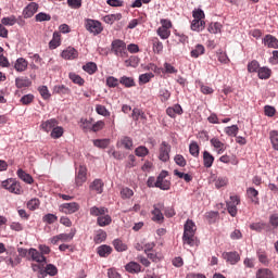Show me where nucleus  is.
Returning <instances> with one entry per match:
<instances>
[{
	"mask_svg": "<svg viewBox=\"0 0 278 278\" xmlns=\"http://www.w3.org/2000/svg\"><path fill=\"white\" fill-rule=\"evenodd\" d=\"M197 225L192 219H188L185 224L182 242L184 244H188V247H195L197 243Z\"/></svg>",
	"mask_w": 278,
	"mask_h": 278,
	"instance_id": "1",
	"label": "nucleus"
},
{
	"mask_svg": "<svg viewBox=\"0 0 278 278\" xmlns=\"http://www.w3.org/2000/svg\"><path fill=\"white\" fill-rule=\"evenodd\" d=\"M111 51L117 58H127V43L121 39H115L111 43Z\"/></svg>",
	"mask_w": 278,
	"mask_h": 278,
	"instance_id": "2",
	"label": "nucleus"
},
{
	"mask_svg": "<svg viewBox=\"0 0 278 278\" xmlns=\"http://www.w3.org/2000/svg\"><path fill=\"white\" fill-rule=\"evenodd\" d=\"M2 188L4 190H8L12 194H21L23 192V187L21 186V182H18L14 178H9L1 184Z\"/></svg>",
	"mask_w": 278,
	"mask_h": 278,
	"instance_id": "3",
	"label": "nucleus"
},
{
	"mask_svg": "<svg viewBox=\"0 0 278 278\" xmlns=\"http://www.w3.org/2000/svg\"><path fill=\"white\" fill-rule=\"evenodd\" d=\"M85 27L87 31H89L90 34H93V36H99V34L103 31V25L101 24V22L97 20H90V18L86 20Z\"/></svg>",
	"mask_w": 278,
	"mask_h": 278,
	"instance_id": "4",
	"label": "nucleus"
},
{
	"mask_svg": "<svg viewBox=\"0 0 278 278\" xmlns=\"http://www.w3.org/2000/svg\"><path fill=\"white\" fill-rule=\"evenodd\" d=\"M227 211L232 218L238 216V205H240V197L238 195H230V200L226 202Z\"/></svg>",
	"mask_w": 278,
	"mask_h": 278,
	"instance_id": "5",
	"label": "nucleus"
},
{
	"mask_svg": "<svg viewBox=\"0 0 278 278\" xmlns=\"http://www.w3.org/2000/svg\"><path fill=\"white\" fill-rule=\"evenodd\" d=\"M159 160H161V162H168V160H170V144L166 141H163L160 146Z\"/></svg>",
	"mask_w": 278,
	"mask_h": 278,
	"instance_id": "6",
	"label": "nucleus"
},
{
	"mask_svg": "<svg viewBox=\"0 0 278 278\" xmlns=\"http://www.w3.org/2000/svg\"><path fill=\"white\" fill-rule=\"evenodd\" d=\"M162 210H164V203H156L153 205L152 220L154 223H164V214H162Z\"/></svg>",
	"mask_w": 278,
	"mask_h": 278,
	"instance_id": "7",
	"label": "nucleus"
},
{
	"mask_svg": "<svg viewBox=\"0 0 278 278\" xmlns=\"http://www.w3.org/2000/svg\"><path fill=\"white\" fill-rule=\"evenodd\" d=\"M59 211L62 212V214H75V212H79V203H63L59 206Z\"/></svg>",
	"mask_w": 278,
	"mask_h": 278,
	"instance_id": "8",
	"label": "nucleus"
},
{
	"mask_svg": "<svg viewBox=\"0 0 278 278\" xmlns=\"http://www.w3.org/2000/svg\"><path fill=\"white\" fill-rule=\"evenodd\" d=\"M7 255H9L5 258V263L8 264V266H12V268H14L15 266H18V264H21V256L16 253L15 250L8 251Z\"/></svg>",
	"mask_w": 278,
	"mask_h": 278,
	"instance_id": "9",
	"label": "nucleus"
},
{
	"mask_svg": "<svg viewBox=\"0 0 278 278\" xmlns=\"http://www.w3.org/2000/svg\"><path fill=\"white\" fill-rule=\"evenodd\" d=\"M87 169L85 166H79L78 170L76 172V177H75V184L76 186H84L87 180Z\"/></svg>",
	"mask_w": 278,
	"mask_h": 278,
	"instance_id": "10",
	"label": "nucleus"
},
{
	"mask_svg": "<svg viewBox=\"0 0 278 278\" xmlns=\"http://www.w3.org/2000/svg\"><path fill=\"white\" fill-rule=\"evenodd\" d=\"M61 58H63V60H77L79 52L73 47H67L62 51Z\"/></svg>",
	"mask_w": 278,
	"mask_h": 278,
	"instance_id": "11",
	"label": "nucleus"
},
{
	"mask_svg": "<svg viewBox=\"0 0 278 278\" xmlns=\"http://www.w3.org/2000/svg\"><path fill=\"white\" fill-rule=\"evenodd\" d=\"M28 254L30 255L33 262H37L38 264H45L47 263V257L42 255L41 252L38 250L30 248L28 251Z\"/></svg>",
	"mask_w": 278,
	"mask_h": 278,
	"instance_id": "12",
	"label": "nucleus"
},
{
	"mask_svg": "<svg viewBox=\"0 0 278 278\" xmlns=\"http://www.w3.org/2000/svg\"><path fill=\"white\" fill-rule=\"evenodd\" d=\"M150 42L152 45L153 53H156V55H162V52L164 51V43L160 40V38L152 37Z\"/></svg>",
	"mask_w": 278,
	"mask_h": 278,
	"instance_id": "13",
	"label": "nucleus"
},
{
	"mask_svg": "<svg viewBox=\"0 0 278 278\" xmlns=\"http://www.w3.org/2000/svg\"><path fill=\"white\" fill-rule=\"evenodd\" d=\"M125 270L130 273V275H138V273H142V265L138 262H129L125 265Z\"/></svg>",
	"mask_w": 278,
	"mask_h": 278,
	"instance_id": "14",
	"label": "nucleus"
},
{
	"mask_svg": "<svg viewBox=\"0 0 278 278\" xmlns=\"http://www.w3.org/2000/svg\"><path fill=\"white\" fill-rule=\"evenodd\" d=\"M38 12V3L30 2L24 10H23V16L24 18H31L34 14Z\"/></svg>",
	"mask_w": 278,
	"mask_h": 278,
	"instance_id": "15",
	"label": "nucleus"
},
{
	"mask_svg": "<svg viewBox=\"0 0 278 278\" xmlns=\"http://www.w3.org/2000/svg\"><path fill=\"white\" fill-rule=\"evenodd\" d=\"M54 127H58V119L55 118L47 119L45 122H41L40 124V129H42V131H46L47 134H49V131H52Z\"/></svg>",
	"mask_w": 278,
	"mask_h": 278,
	"instance_id": "16",
	"label": "nucleus"
},
{
	"mask_svg": "<svg viewBox=\"0 0 278 278\" xmlns=\"http://www.w3.org/2000/svg\"><path fill=\"white\" fill-rule=\"evenodd\" d=\"M211 144L214 147L215 151L218 155H222V153H225L227 151V146L220 141V139L214 137L211 139Z\"/></svg>",
	"mask_w": 278,
	"mask_h": 278,
	"instance_id": "17",
	"label": "nucleus"
},
{
	"mask_svg": "<svg viewBox=\"0 0 278 278\" xmlns=\"http://www.w3.org/2000/svg\"><path fill=\"white\" fill-rule=\"evenodd\" d=\"M224 260L229 262V264L236 265L240 262V254L238 252H224L223 253Z\"/></svg>",
	"mask_w": 278,
	"mask_h": 278,
	"instance_id": "18",
	"label": "nucleus"
},
{
	"mask_svg": "<svg viewBox=\"0 0 278 278\" xmlns=\"http://www.w3.org/2000/svg\"><path fill=\"white\" fill-rule=\"evenodd\" d=\"M263 42L268 49H278V39L273 35H266Z\"/></svg>",
	"mask_w": 278,
	"mask_h": 278,
	"instance_id": "19",
	"label": "nucleus"
},
{
	"mask_svg": "<svg viewBox=\"0 0 278 278\" xmlns=\"http://www.w3.org/2000/svg\"><path fill=\"white\" fill-rule=\"evenodd\" d=\"M27 66H29V62L23 58H18L14 64V68L17 73H25V71H27Z\"/></svg>",
	"mask_w": 278,
	"mask_h": 278,
	"instance_id": "20",
	"label": "nucleus"
},
{
	"mask_svg": "<svg viewBox=\"0 0 278 278\" xmlns=\"http://www.w3.org/2000/svg\"><path fill=\"white\" fill-rule=\"evenodd\" d=\"M247 195L249 199H251L252 203H255V205L260 204V191H257L255 188L250 187L247 189Z\"/></svg>",
	"mask_w": 278,
	"mask_h": 278,
	"instance_id": "21",
	"label": "nucleus"
},
{
	"mask_svg": "<svg viewBox=\"0 0 278 278\" xmlns=\"http://www.w3.org/2000/svg\"><path fill=\"white\" fill-rule=\"evenodd\" d=\"M121 18H123V14L115 13L103 16L102 21L108 25H114V23H116V21H121Z\"/></svg>",
	"mask_w": 278,
	"mask_h": 278,
	"instance_id": "22",
	"label": "nucleus"
},
{
	"mask_svg": "<svg viewBox=\"0 0 278 278\" xmlns=\"http://www.w3.org/2000/svg\"><path fill=\"white\" fill-rule=\"evenodd\" d=\"M131 116L132 121L136 123H138V121H143V123H147V114H144L143 111L138 108L132 110Z\"/></svg>",
	"mask_w": 278,
	"mask_h": 278,
	"instance_id": "23",
	"label": "nucleus"
},
{
	"mask_svg": "<svg viewBox=\"0 0 278 278\" xmlns=\"http://www.w3.org/2000/svg\"><path fill=\"white\" fill-rule=\"evenodd\" d=\"M90 190L97 192V194H101L103 192V180L94 179L89 186Z\"/></svg>",
	"mask_w": 278,
	"mask_h": 278,
	"instance_id": "24",
	"label": "nucleus"
},
{
	"mask_svg": "<svg viewBox=\"0 0 278 278\" xmlns=\"http://www.w3.org/2000/svg\"><path fill=\"white\" fill-rule=\"evenodd\" d=\"M97 253L100 257H109V255H112V247L108 244L100 245Z\"/></svg>",
	"mask_w": 278,
	"mask_h": 278,
	"instance_id": "25",
	"label": "nucleus"
},
{
	"mask_svg": "<svg viewBox=\"0 0 278 278\" xmlns=\"http://www.w3.org/2000/svg\"><path fill=\"white\" fill-rule=\"evenodd\" d=\"M203 164L205 168H212L214 164V155L208 151L203 152Z\"/></svg>",
	"mask_w": 278,
	"mask_h": 278,
	"instance_id": "26",
	"label": "nucleus"
},
{
	"mask_svg": "<svg viewBox=\"0 0 278 278\" xmlns=\"http://www.w3.org/2000/svg\"><path fill=\"white\" fill-rule=\"evenodd\" d=\"M17 177L22 179V181H24L25 184H34V177H31V175L27 174L25 170L21 168L17 169Z\"/></svg>",
	"mask_w": 278,
	"mask_h": 278,
	"instance_id": "27",
	"label": "nucleus"
},
{
	"mask_svg": "<svg viewBox=\"0 0 278 278\" xmlns=\"http://www.w3.org/2000/svg\"><path fill=\"white\" fill-rule=\"evenodd\" d=\"M155 188H160V190H170V180H166V178H156L154 184Z\"/></svg>",
	"mask_w": 278,
	"mask_h": 278,
	"instance_id": "28",
	"label": "nucleus"
},
{
	"mask_svg": "<svg viewBox=\"0 0 278 278\" xmlns=\"http://www.w3.org/2000/svg\"><path fill=\"white\" fill-rule=\"evenodd\" d=\"M97 223L99 227H108V225H112V216L105 213L104 215L98 217Z\"/></svg>",
	"mask_w": 278,
	"mask_h": 278,
	"instance_id": "29",
	"label": "nucleus"
},
{
	"mask_svg": "<svg viewBox=\"0 0 278 278\" xmlns=\"http://www.w3.org/2000/svg\"><path fill=\"white\" fill-rule=\"evenodd\" d=\"M54 94H60L63 97L64 94H71V88L66 87L65 85H56L53 88Z\"/></svg>",
	"mask_w": 278,
	"mask_h": 278,
	"instance_id": "30",
	"label": "nucleus"
},
{
	"mask_svg": "<svg viewBox=\"0 0 278 278\" xmlns=\"http://www.w3.org/2000/svg\"><path fill=\"white\" fill-rule=\"evenodd\" d=\"M192 31H203L205 29V21L204 20H193L191 23Z\"/></svg>",
	"mask_w": 278,
	"mask_h": 278,
	"instance_id": "31",
	"label": "nucleus"
},
{
	"mask_svg": "<svg viewBox=\"0 0 278 278\" xmlns=\"http://www.w3.org/2000/svg\"><path fill=\"white\" fill-rule=\"evenodd\" d=\"M273 71L266 66L261 67L257 72L258 79H270Z\"/></svg>",
	"mask_w": 278,
	"mask_h": 278,
	"instance_id": "32",
	"label": "nucleus"
},
{
	"mask_svg": "<svg viewBox=\"0 0 278 278\" xmlns=\"http://www.w3.org/2000/svg\"><path fill=\"white\" fill-rule=\"evenodd\" d=\"M15 86L16 88H29V86H31V80L26 77H18L15 79Z\"/></svg>",
	"mask_w": 278,
	"mask_h": 278,
	"instance_id": "33",
	"label": "nucleus"
},
{
	"mask_svg": "<svg viewBox=\"0 0 278 278\" xmlns=\"http://www.w3.org/2000/svg\"><path fill=\"white\" fill-rule=\"evenodd\" d=\"M68 78L71 79V81H73V84H76L77 86H84L86 84V80L81 78V76H79L78 74H75L74 72H71L68 74Z\"/></svg>",
	"mask_w": 278,
	"mask_h": 278,
	"instance_id": "34",
	"label": "nucleus"
},
{
	"mask_svg": "<svg viewBox=\"0 0 278 278\" xmlns=\"http://www.w3.org/2000/svg\"><path fill=\"white\" fill-rule=\"evenodd\" d=\"M83 71H85V73H88V75H94V73H97L98 67H97V63L94 62H88L83 66Z\"/></svg>",
	"mask_w": 278,
	"mask_h": 278,
	"instance_id": "35",
	"label": "nucleus"
},
{
	"mask_svg": "<svg viewBox=\"0 0 278 278\" xmlns=\"http://www.w3.org/2000/svg\"><path fill=\"white\" fill-rule=\"evenodd\" d=\"M90 215L91 216H104V214H108V208L106 207H97V206H92L90 210Z\"/></svg>",
	"mask_w": 278,
	"mask_h": 278,
	"instance_id": "36",
	"label": "nucleus"
},
{
	"mask_svg": "<svg viewBox=\"0 0 278 278\" xmlns=\"http://www.w3.org/2000/svg\"><path fill=\"white\" fill-rule=\"evenodd\" d=\"M156 35L161 38V40H168L170 38V30L168 28H162V26H160L156 29Z\"/></svg>",
	"mask_w": 278,
	"mask_h": 278,
	"instance_id": "37",
	"label": "nucleus"
},
{
	"mask_svg": "<svg viewBox=\"0 0 278 278\" xmlns=\"http://www.w3.org/2000/svg\"><path fill=\"white\" fill-rule=\"evenodd\" d=\"M105 240H108V232L104 230H98L93 238V242H96V244H101V242H105Z\"/></svg>",
	"mask_w": 278,
	"mask_h": 278,
	"instance_id": "38",
	"label": "nucleus"
},
{
	"mask_svg": "<svg viewBox=\"0 0 278 278\" xmlns=\"http://www.w3.org/2000/svg\"><path fill=\"white\" fill-rule=\"evenodd\" d=\"M119 84L125 86V88H134L136 86V81L131 77L123 76L119 78Z\"/></svg>",
	"mask_w": 278,
	"mask_h": 278,
	"instance_id": "39",
	"label": "nucleus"
},
{
	"mask_svg": "<svg viewBox=\"0 0 278 278\" xmlns=\"http://www.w3.org/2000/svg\"><path fill=\"white\" fill-rule=\"evenodd\" d=\"M113 247L115 251H117L118 253H123V251H127V244L124 243L123 240L121 239H115L113 241Z\"/></svg>",
	"mask_w": 278,
	"mask_h": 278,
	"instance_id": "40",
	"label": "nucleus"
},
{
	"mask_svg": "<svg viewBox=\"0 0 278 278\" xmlns=\"http://www.w3.org/2000/svg\"><path fill=\"white\" fill-rule=\"evenodd\" d=\"M53 140H58V138H62L64 136V128L62 126H54V129L51 130L50 134Z\"/></svg>",
	"mask_w": 278,
	"mask_h": 278,
	"instance_id": "41",
	"label": "nucleus"
},
{
	"mask_svg": "<svg viewBox=\"0 0 278 278\" xmlns=\"http://www.w3.org/2000/svg\"><path fill=\"white\" fill-rule=\"evenodd\" d=\"M256 278H275V276L270 269L263 268L257 270Z\"/></svg>",
	"mask_w": 278,
	"mask_h": 278,
	"instance_id": "42",
	"label": "nucleus"
},
{
	"mask_svg": "<svg viewBox=\"0 0 278 278\" xmlns=\"http://www.w3.org/2000/svg\"><path fill=\"white\" fill-rule=\"evenodd\" d=\"M269 140L271 142V147L275 151H278V131L271 130L269 132Z\"/></svg>",
	"mask_w": 278,
	"mask_h": 278,
	"instance_id": "43",
	"label": "nucleus"
},
{
	"mask_svg": "<svg viewBox=\"0 0 278 278\" xmlns=\"http://www.w3.org/2000/svg\"><path fill=\"white\" fill-rule=\"evenodd\" d=\"M205 53V47L203 45H197L195 48L190 52L191 58H199Z\"/></svg>",
	"mask_w": 278,
	"mask_h": 278,
	"instance_id": "44",
	"label": "nucleus"
},
{
	"mask_svg": "<svg viewBox=\"0 0 278 278\" xmlns=\"http://www.w3.org/2000/svg\"><path fill=\"white\" fill-rule=\"evenodd\" d=\"M174 175L178 177L179 179H184L186 184H190L192 181V175L190 174H185L184 172H179L178 169L174 170Z\"/></svg>",
	"mask_w": 278,
	"mask_h": 278,
	"instance_id": "45",
	"label": "nucleus"
},
{
	"mask_svg": "<svg viewBox=\"0 0 278 278\" xmlns=\"http://www.w3.org/2000/svg\"><path fill=\"white\" fill-rule=\"evenodd\" d=\"M1 23L4 25V27H13V25H16V16L11 15L8 17H2Z\"/></svg>",
	"mask_w": 278,
	"mask_h": 278,
	"instance_id": "46",
	"label": "nucleus"
},
{
	"mask_svg": "<svg viewBox=\"0 0 278 278\" xmlns=\"http://www.w3.org/2000/svg\"><path fill=\"white\" fill-rule=\"evenodd\" d=\"M222 29H223V25L218 22L211 23L207 28L210 34H220Z\"/></svg>",
	"mask_w": 278,
	"mask_h": 278,
	"instance_id": "47",
	"label": "nucleus"
},
{
	"mask_svg": "<svg viewBox=\"0 0 278 278\" xmlns=\"http://www.w3.org/2000/svg\"><path fill=\"white\" fill-rule=\"evenodd\" d=\"M93 146L98 149H108L110 147V139H96Z\"/></svg>",
	"mask_w": 278,
	"mask_h": 278,
	"instance_id": "48",
	"label": "nucleus"
},
{
	"mask_svg": "<svg viewBox=\"0 0 278 278\" xmlns=\"http://www.w3.org/2000/svg\"><path fill=\"white\" fill-rule=\"evenodd\" d=\"M238 131H240V128H238V125H232L225 128V134L227 136H232L233 138L238 136Z\"/></svg>",
	"mask_w": 278,
	"mask_h": 278,
	"instance_id": "49",
	"label": "nucleus"
},
{
	"mask_svg": "<svg viewBox=\"0 0 278 278\" xmlns=\"http://www.w3.org/2000/svg\"><path fill=\"white\" fill-rule=\"evenodd\" d=\"M189 152H190V155H192L193 157H199V153H200L199 143H197L195 141L191 142L189 146Z\"/></svg>",
	"mask_w": 278,
	"mask_h": 278,
	"instance_id": "50",
	"label": "nucleus"
},
{
	"mask_svg": "<svg viewBox=\"0 0 278 278\" xmlns=\"http://www.w3.org/2000/svg\"><path fill=\"white\" fill-rule=\"evenodd\" d=\"M42 222L47 223V225H53V223H58V216L55 214L48 213L42 217Z\"/></svg>",
	"mask_w": 278,
	"mask_h": 278,
	"instance_id": "51",
	"label": "nucleus"
},
{
	"mask_svg": "<svg viewBox=\"0 0 278 278\" xmlns=\"http://www.w3.org/2000/svg\"><path fill=\"white\" fill-rule=\"evenodd\" d=\"M135 155L138 157H147V155H149V149L144 146H140L136 148Z\"/></svg>",
	"mask_w": 278,
	"mask_h": 278,
	"instance_id": "52",
	"label": "nucleus"
},
{
	"mask_svg": "<svg viewBox=\"0 0 278 278\" xmlns=\"http://www.w3.org/2000/svg\"><path fill=\"white\" fill-rule=\"evenodd\" d=\"M60 47V34L53 33V38L49 42V48L50 49H58Z\"/></svg>",
	"mask_w": 278,
	"mask_h": 278,
	"instance_id": "53",
	"label": "nucleus"
},
{
	"mask_svg": "<svg viewBox=\"0 0 278 278\" xmlns=\"http://www.w3.org/2000/svg\"><path fill=\"white\" fill-rule=\"evenodd\" d=\"M118 84H121V80L114 76H109L106 77V86L109 88H116L118 87Z\"/></svg>",
	"mask_w": 278,
	"mask_h": 278,
	"instance_id": "54",
	"label": "nucleus"
},
{
	"mask_svg": "<svg viewBox=\"0 0 278 278\" xmlns=\"http://www.w3.org/2000/svg\"><path fill=\"white\" fill-rule=\"evenodd\" d=\"M250 229L252 231H257L260 233L261 231H264V229H266V224L262 222L253 223L250 225Z\"/></svg>",
	"mask_w": 278,
	"mask_h": 278,
	"instance_id": "55",
	"label": "nucleus"
},
{
	"mask_svg": "<svg viewBox=\"0 0 278 278\" xmlns=\"http://www.w3.org/2000/svg\"><path fill=\"white\" fill-rule=\"evenodd\" d=\"M38 92L39 94H41L42 99H45L46 101L48 99H51V93L49 92V88L47 86H40L38 88Z\"/></svg>",
	"mask_w": 278,
	"mask_h": 278,
	"instance_id": "56",
	"label": "nucleus"
},
{
	"mask_svg": "<svg viewBox=\"0 0 278 278\" xmlns=\"http://www.w3.org/2000/svg\"><path fill=\"white\" fill-rule=\"evenodd\" d=\"M37 23H45V21H51V15L45 12H40L35 16Z\"/></svg>",
	"mask_w": 278,
	"mask_h": 278,
	"instance_id": "57",
	"label": "nucleus"
},
{
	"mask_svg": "<svg viewBox=\"0 0 278 278\" xmlns=\"http://www.w3.org/2000/svg\"><path fill=\"white\" fill-rule=\"evenodd\" d=\"M227 184H229V179L227 177H218L215 180V188H217V190H219V188H225V186H227Z\"/></svg>",
	"mask_w": 278,
	"mask_h": 278,
	"instance_id": "58",
	"label": "nucleus"
},
{
	"mask_svg": "<svg viewBox=\"0 0 278 278\" xmlns=\"http://www.w3.org/2000/svg\"><path fill=\"white\" fill-rule=\"evenodd\" d=\"M154 77H155V75H153V73L141 74L139 76V81H140V84H149L151 81V79H153Z\"/></svg>",
	"mask_w": 278,
	"mask_h": 278,
	"instance_id": "59",
	"label": "nucleus"
},
{
	"mask_svg": "<svg viewBox=\"0 0 278 278\" xmlns=\"http://www.w3.org/2000/svg\"><path fill=\"white\" fill-rule=\"evenodd\" d=\"M260 68V62H257L256 60H253L248 64V71L250 73H258Z\"/></svg>",
	"mask_w": 278,
	"mask_h": 278,
	"instance_id": "60",
	"label": "nucleus"
},
{
	"mask_svg": "<svg viewBox=\"0 0 278 278\" xmlns=\"http://www.w3.org/2000/svg\"><path fill=\"white\" fill-rule=\"evenodd\" d=\"M27 207L31 212H34V210H38V207H40V200L36 198L31 199L30 201L27 202Z\"/></svg>",
	"mask_w": 278,
	"mask_h": 278,
	"instance_id": "61",
	"label": "nucleus"
},
{
	"mask_svg": "<svg viewBox=\"0 0 278 278\" xmlns=\"http://www.w3.org/2000/svg\"><path fill=\"white\" fill-rule=\"evenodd\" d=\"M174 162L175 164H177V166H180L181 168H184L186 164H188V162L186 161V157H184V155L181 154H176L174 157Z\"/></svg>",
	"mask_w": 278,
	"mask_h": 278,
	"instance_id": "62",
	"label": "nucleus"
},
{
	"mask_svg": "<svg viewBox=\"0 0 278 278\" xmlns=\"http://www.w3.org/2000/svg\"><path fill=\"white\" fill-rule=\"evenodd\" d=\"M96 112L100 116H110V111H108V109L102 104H97L96 105Z\"/></svg>",
	"mask_w": 278,
	"mask_h": 278,
	"instance_id": "63",
	"label": "nucleus"
},
{
	"mask_svg": "<svg viewBox=\"0 0 278 278\" xmlns=\"http://www.w3.org/2000/svg\"><path fill=\"white\" fill-rule=\"evenodd\" d=\"M45 269H46V273L50 275V277H55V275H58V267L53 264L46 265Z\"/></svg>",
	"mask_w": 278,
	"mask_h": 278,
	"instance_id": "64",
	"label": "nucleus"
}]
</instances>
